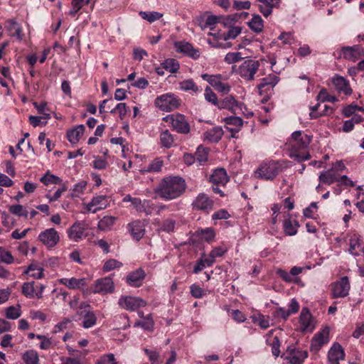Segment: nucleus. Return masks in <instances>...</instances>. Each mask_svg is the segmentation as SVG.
Returning <instances> with one entry per match:
<instances>
[{"instance_id":"ddd939ff","label":"nucleus","mask_w":364,"mask_h":364,"mask_svg":"<svg viewBox=\"0 0 364 364\" xmlns=\"http://www.w3.org/2000/svg\"><path fill=\"white\" fill-rule=\"evenodd\" d=\"M348 252L354 257L364 255V241L356 232L350 235Z\"/></svg>"},{"instance_id":"4be33fe9","label":"nucleus","mask_w":364,"mask_h":364,"mask_svg":"<svg viewBox=\"0 0 364 364\" xmlns=\"http://www.w3.org/2000/svg\"><path fill=\"white\" fill-rule=\"evenodd\" d=\"M108 205L107 199L104 196H97L92 198L91 201L86 205V210L95 213L98 210L105 209Z\"/></svg>"},{"instance_id":"bb28decb","label":"nucleus","mask_w":364,"mask_h":364,"mask_svg":"<svg viewBox=\"0 0 364 364\" xmlns=\"http://www.w3.org/2000/svg\"><path fill=\"white\" fill-rule=\"evenodd\" d=\"M145 278V272L143 269H139L130 272L126 277L127 284L132 287H139L141 286Z\"/></svg>"},{"instance_id":"69168bd1","label":"nucleus","mask_w":364,"mask_h":364,"mask_svg":"<svg viewBox=\"0 0 364 364\" xmlns=\"http://www.w3.org/2000/svg\"><path fill=\"white\" fill-rule=\"evenodd\" d=\"M14 257L11 252L6 250L3 247H0V261L6 264H12L14 262Z\"/></svg>"},{"instance_id":"49530a36","label":"nucleus","mask_w":364,"mask_h":364,"mask_svg":"<svg viewBox=\"0 0 364 364\" xmlns=\"http://www.w3.org/2000/svg\"><path fill=\"white\" fill-rule=\"evenodd\" d=\"M117 218L113 216H105L98 223V228L101 230H109L115 223Z\"/></svg>"},{"instance_id":"de8ad7c7","label":"nucleus","mask_w":364,"mask_h":364,"mask_svg":"<svg viewBox=\"0 0 364 364\" xmlns=\"http://www.w3.org/2000/svg\"><path fill=\"white\" fill-rule=\"evenodd\" d=\"M244 55L242 52H229L225 55L224 61L228 64H233L245 58Z\"/></svg>"},{"instance_id":"c03bdc74","label":"nucleus","mask_w":364,"mask_h":364,"mask_svg":"<svg viewBox=\"0 0 364 364\" xmlns=\"http://www.w3.org/2000/svg\"><path fill=\"white\" fill-rule=\"evenodd\" d=\"M132 205L137 211L149 213L148 208L151 207V202L147 200H141L140 198H134Z\"/></svg>"},{"instance_id":"9b49d317","label":"nucleus","mask_w":364,"mask_h":364,"mask_svg":"<svg viewBox=\"0 0 364 364\" xmlns=\"http://www.w3.org/2000/svg\"><path fill=\"white\" fill-rule=\"evenodd\" d=\"M345 358L346 352L343 346L338 342H333L327 353L328 364H340Z\"/></svg>"},{"instance_id":"e2e57ef3","label":"nucleus","mask_w":364,"mask_h":364,"mask_svg":"<svg viewBox=\"0 0 364 364\" xmlns=\"http://www.w3.org/2000/svg\"><path fill=\"white\" fill-rule=\"evenodd\" d=\"M228 313L229 316L237 323H243L246 320L245 315L238 309L230 310Z\"/></svg>"},{"instance_id":"e433bc0d","label":"nucleus","mask_w":364,"mask_h":364,"mask_svg":"<svg viewBox=\"0 0 364 364\" xmlns=\"http://www.w3.org/2000/svg\"><path fill=\"white\" fill-rule=\"evenodd\" d=\"M179 89L184 92H198L201 91L200 88L192 79H187L179 83Z\"/></svg>"},{"instance_id":"2eb2a0df","label":"nucleus","mask_w":364,"mask_h":364,"mask_svg":"<svg viewBox=\"0 0 364 364\" xmlns=\"http://www.w3.org/2000/svg\"><path fill=\"white\" fill-rule=\"evenodd\" d=\"M174 48L178 53H183L193 59H198L200 55L198 49L195 48L192 44L186 41L174 42Z\"/></svg>"},{"instance_id":"72a5a7b5","label":"nucleus","mask_w":364,"mask_h":364,"mask_svg":"<svg viewBox=\"0 0 364 364\" xmlns=\"http://www.w3.org/2000/svg\"><path fill=\"white\" fill-rule=\"evenodd\" d=\"M319 181L321 183L331 185L334 182H340V176L338 173L332 168L323 171L319 175Z\"/></svg>"},{"instance_id":"9d476101","label":"nucleus","mask_w":364,"mask_h":364,"mask_svg":"<svg viewBox=\"0 0 364 364\" xmlns=\"http://www.w3.org/2000/svg\"><path fill=\"white\" fill-rule=\"evenodd\" d=\"M77 314L80 319L82 320V325L85 328H89L95 325L97 318L95 314L91 311L90 305L80 304L77 310Z\"/></svg>"},{"instance_id":"8fccbe9b","label":"nucleus","mask_w":364,"mask_h":364,"mask_svg":"<svg viewBox=\"0 0 364 364\" xmlns=\"http://www.w3.org/2000/svg\"><path fill=\"white\" fill-rule=\"evenodd\" d=\"M88 4H90L89 0H72V8L69 11V14L75 16L85 5Z\"/></svg>"},{"instance_id":"774afa93","label":"nucleus","mask_w":364,"mask_h":364,"mask_svg":"<svg viewBox=\"0 0 364 364\" xmlns=\"http://www.w3.org/2000/svg\"><path fill=\"white\" fill-rule=\"evenodd\" d=\"M144 352L147 355L149 360L151 364H157L159 358V353L158 351L144 348Z\"/></svg>"},{"instance_id":"09e8293b","label":"nucleus","mask_w":364,"mask_h":364,"mask_svg":"<svg viewBox=\"0 0 364 364\" xmlns=\"http://www.w3.org/2000/svg\"><path fill=\"white\" fill-rule=\"evenodd\" d=\"M23 360L26 364H38L39 358L36 351L30 350L23 355Z\"/></svg>"},{"instance_id":"0eeeda50","label":"nucleus","mask_w":364,"mask_h":364,"mask_svg":"<svg viewBox=\"0 0 364 364\" xmlns=\"http://www.w3.org/2000/svg\"><path fill=\"white\" fill-rule=\"evenodd\" d=\"M330 328L326 326L316 333L311 339L310 349L312 352L316 353L320 350L323 346L327 344L330 341Z\"/></svg>"},{"instance_id":"412c9836","label":"nucleus","mask_w":364,"mask_h":364,"mask_svg":"<svg viewBox=\"0 0 364 364\" xmlns=\"http://www.w3.org/2000/svg\"><path fill=\"white\" fill-rule=\"evenodd\" d=\"M193 208L209 212L213 209V201L205 193H200L192 203Z\"/></svg>"},{"instance_id":"39448f33","label":"nucleus","mask_w":364,"mask_h":364,"mask_svg":"<svg viewBox=\"0 0 364 364\" xmlns=\"http://www.w3.org/2000/svg\"><path fill=\"white\" fill-rule=\"evenodd\" d=\"M163 120L168 123L172 129L179 134H187L191 131L190 124L186 117L180 113L168 114L163 117Z\"/></svg>"},{"instance_id":"6ab92c4d","label":"nucleus","mask_w":364,"mask_h":364,"mask_svg":"<svg viewBox=\"0 0 364 364\" xmlns=\"http://www.w3.org/2000/svg\"><path fill=\"white\" fill-rule=\"evenodd\" d=\"M225 34L226 33L220 31L216 33H209L208 35L211 36L212 38H208L207 42L211 47L215 48H230L231 46L230 43L224 42L227 41Z\"/></svg>"},{"instance_id":"c9c22d12","label":"nucleus","mask_w":364,"mask_h":364,"mask_svg":"<svg viewBox=\"0 0 364 364\" xmlns=\"http://www.w3.org/2000/svg\"><path fill=\"white\" fill-rule=\"evenodd\" d=\"M299 227V224L296 220H292L290 218H287L283 221L284 231L287 235H295L297 233Z\"/></svg>"},{"instance_id":"79ce46f5","label":"nucleus","mask_w":364,"mask_h":364,"mask_svg":"<svg viewBox=\"0 0 364 364\" xmlns=\"http://www.w3.org/2000/svg\"><path fill=\"white\" fill-rule=\"evenodd\" d=\"M40 181L45 186L50 184L61 185L63 183L62 179L57 176L51 174L48 171L43 176L40 178Z\"/></svg>"},{"instance_id":"4468645a","label":"nucleus","mask_w":364,"mask_h":364,"mask_svg":"<svg viewBox=\"0 0 364 364\" xmlns=\"http://www.w3.org/2000/svg\"><path fill=\"white\" fill-rule=\"evenodd\" d=\"M350 288L348 277H343L336 281L332 287V295L333 298H343L348 295Z\"/></svg>"},{"instance_id":"7c9ffc66","label":"nucleus","mask_w":364,"mask_h":364,"mask_svg":"<svg viewBox=\"0 0 364 364\" xmlns=\"http://www.w3.org/2000/svg\"><path fill=\"white\" fill-rule=\"evenodd\" d=\"M223 135V130L220 127H214L203 133V139L210 143L218 142Z\"/></svg>"},{"instance_id":"680f3d73","label":"nucleus","mask_w":364,"mask_h":364,"mask_svg":"<svg viewBox=\"0 0 364 364\" xmlns=\"http://www.w3.org/2000/svg\"><path fill=\"white\" fill-rule=\"evenodd\" d=\"M190 290L192 296L197 299H200L206 295V291L196 284H192L190 287Z\"/></svg>"},{"instance_id":"052dcab7","label":"nucleus","mask_w":364,"mask_h":364,"mask_svg":"<svg viewBox=\"0 0 364 364\" xmlns=\"http://www.w3.org/2000/svg\"><path fill=\"white\" fill-rule=\"evenodd\" d=\"M163 65L165 69L172 73L177 72L179 69V63L174 59H167Z\"/></svg>"},{"instance_id":"13d9d810","label":"nucleus","mask_w":364,"mask_h":364,"mask_svg":"<svg viewBox=\"0 0 364 364\" xmlns=\"http://www.w3.org/2000/svg\"><path fill=\"white\" fill-rule=\"evenodd\" d=\"M208 150L202 146H199L195 153V156L200 164L208 160Z\"/></svg>"},{"instance_id":"393cba45","label":"nucleus","mask_w":364,"mask_h":364,"mask_svg":"<svg viewBox=\"0 0 364 364\" xmlns=\"http://www.w3.org/2000/svg\"><path fill=\"white\" fill-rule=\"evenodd\" d=\"M218 107L220 109L230 110L235 114L236 112H240L243 107V104L237 102L232 96H228L220 102Z\"/></svg>"},{"instance_id":"338daca9","label":"nucleus","mask_w":364,"mask_h":364,"mask_svg":"<svg viewBox=\"0 0 364 364\" xmlns=\"http://www.w3.org/2000/svg\"><path fill=\"white\" fill-rule=\"evenodd\" d=\"M96 364H118V363L116 361L114 354L109 353L100 357Z\"/></svg>"},{"instance_id":"f704fd0d","label":"nucleus","mask_w":364,"mask_h":364,"mask_svg":"<svg viewBox=\"0 0 364 364\" xmlns=\"http://www.w3.org/2000/svg\"><path fill=\"white\" fill-rule=\"evenodd\" d=\"M234 18L231 17H227L225 19L224 24L225 26H229L230 28L228 31L226 33L225 36L227 41L230 39L236 38L242 32V28L240 26H231V23L233 21Z\"/></svg>"},{"instance_id":"dca6fc26","label":"nucleus","mask_w":364,"mask_h":364,"mask_svg":"<svg viewBox=\"0 0 364 364\" xmlns=\"http://www.w3.org/2000/svg\"><path fill=\"white\" fill-rule=\"evenodd\" d=\"M341 55L348 60L355 62L364 56V49L359 45L343 47Z\"/></svg>"},{"instance_id":"a211bd4d","label":"nucleus","mask_w":364,"mask_h":364,"mask_svg":"<svg viewBox=\"0 0 364 364\" xmlns=\"http://www.w3.org/2000/svg\"><path fill=\"white\" fill-rule=\"evenodd\" d=\"M114 289V282L110 277H104L96 281L93 291L94 293L105 294L113 292Z\"/></svg>"},{"instance_id":"864d4df0","label":"nucleus","mask_w":364,"mask_h":364,"mask_svg":"<svg viewBox=\"0 0 364 364\" xmlns=\"http://www.w3.org/2000/svg\"><path fill=\"white\" fill-rule=\"evenodd\" d=\"M21 315V306H11L8 307L6 309V316L9 319H16L20 317Z\"/></svg>"},{"instance_id":"c756f323","label":"nucleus","mask_w":364,"mask_h":364,"mask_svg":"<svg viewBox=\"0 0 364 364\" xmlns=\"http://www.w3.org/2000/svg\"><path fill=\"white\" fill-rule=\"evenodd\" d=\"M223 122L226 124V128L232 134L238 132L242 124L243 121L239 117L230 116L223 119Z\"/></svg>"},{"instance_id":"1a4fd4ad","label":"nucleus","mask_w":364,"mask_h":364,"mask_svg":"<svg viewBox=\"0 0 364 364\" xmlns=\"http://www.w3.org/2000/svg\"><path fill=\"white\" fill-rule=\"evenodd\" d=\"M38 240L48 248L54 247L60 241V235L55 228H48L41 232Z\"/></svg>"},{"instance_id":"5fc2aeb1","label":"nucleus","mask_w":364,"mask_h":364,"mask_svg":"<svg viewBox=\"0 0 364 364\" xmlns=\"http://www.w3.org/2000/svg\"><path fill=\"white\" fill-rule=\"evenodd\" d=\"M317 100L321 102H336L338 101V99L335 96L329 95L327 90L323 88L320 90L318 95H317Z\"/></svg>"},{"instance_id":"a18cd8bd","label":"nucleus","mask_w":364,"mask_h":364,"mask_svg":"<svg viewBox=\"0 0 364 364\" xmlns=\"http://www.w3.org/2000/svg\"><path fill=\"white\" fill-rule=\"evenodd\" d=\"M139 14L141 18L149 23L159 20L163 16V14L158 11H140Z\"/></svg>"},{"instance_id":"2f4dec72","label":"nucleus","mask_w":364,"mask_h":364,"mask_svg":"<svg viewBox=\"0 0 364 364\" xmlns=\"http://www.w3.org/2000/svg\"><path fill=\"white\" fill-rule=\"evenodd\" d=\"M228 181V176L224 168L215 169L210 176V181L217 186H225Z\"/></svg>"},{"instance_id":"4d7b16f0","label":"nucleus","mask_w":364,"mask_h":364,"mask_svg":"<svg viewBox=\"0 0 364 364\" xmlns=\"http://www.w3.org/2000/svg\"><path fill=\"white\" fill-rule=\"evenodd\" d=\"M9 210L11 213L18 217L23 216L27 218L28 215L27 210L23 205L19 204L11 205Z\"/></svg>"},{"instance_id":"aec40b11","label":"nucleus","mask_w":364,"mask_h":364,"mask_svg":"<svg viewBox=\"0 0 364 364\" xmlns=\"http://www.w3.org/2000/svg\"><path fill=\"white\" fill-rule=\"evenodd\" d=\"M4 28L11 37H15L18 41L23 40V34L21 25L14 19H8L4 23Z\"/></svg>"},{"instance_id":"37998d69","label":"nucleus","mask_w":364,"mask_h":364,"mask_svg":"<svg viewBox=\"0 0 364 364\" xmlns=\"http://www.w3.org/2000/svg\"><path fill=\"white\" fill-rule=\"evenodd\" d=\"M254 323H257L261 328L267 329L270 326L269 318L267 316L257 314L252 316Z\"/></svg>"},{"instance_id":"20e7f679","label":"nucleus","mask_w":364,"mask_h":364,"mask_svg":"<svg viewBox=\"0 0 364 364\" xmlns=\"http://www.w3.org/2000/svg\"><path fill=\"white\" fill-rule=\"evenodd\" d=\"M259 66V60L247 59L238 66H232V70L243 80L252 81L255 80Z\"/></svg>"},{"instance_id":"b1692460","label":"nucleus","mask_w":364,"mask_h":364,"mask_svg":"<svg viewBox=\"0 0 364 364\" xmlns=\"http://www.w3.org/2000/svg\"><path fill=\"white\" fill-rule=\"evenodd\" d=\"M58 282L70 289H80L87 285V279L85 277L61 278Z\"/></svg>"},{"instance_id":"c85d7f7f","label":"nucleus","mask_w":364,"mask_h":364,"mask_svg":"<svg viewBox=\"0 0 364 364\" xmlns=\"http://www.w3.org/2000/svg\"><path fill=\"white\" fill-rule=\"evenodd\" d=\"M129 230L136 240L141 239L145 233L144 223L141 220L134 221L128 225Z\"/></svg>"},{"instance_id":"58836bf2","label":"nucleus","mask_w":364,"mask_h":364,"mask_svg":"<svg viewBox=\"0 0 364 364\" xmlns=\"http://www.w3.org/2000/svg\"><path fill=\"white\" fill-rule=\"evenodd\" d=\"M174 141L173 135L168 129L161 132L160 134V144L162 147L171 148L173 145Z\"/></svg>"},{"instance_id":"f3484780","label":"nucleus","mask_w":364,"mask_h":364,"mask_svg":"<svg viewBox=\"0 0 364 364\" xmlns=\"http://www.w3.org/2000/svg\"><path fill=\"white\" fill-rule=\"evenodd\" d=\"M332 83L338 93L346 96L352 95L353 90L350 85L349 81L343 76L336 75L332 77Z\"/></svg>"},{"instance_id":"423d86ee","label":"nucleus","mask_w":364,"mask_h":364,"mask_svg":"<svg viewBox=\"0 0 364 364\" xmlns=\"http://www.w3.org/2000/svg\"><path fill=\"white\" fill-rule=\"evenodd\" d=\"M279 167L277 162H264L255 171V176L257 178L264 180H273L279 173Z\"/></svg>"},{"instance_id":"f257e3e1","label":"nucleus","mask_w":364,"mask_h":364,"mask_svg":"<svg viewBox=\"0 0 364 364\" xmlns=\"http://www.w3.org/2000/svg\"><path fill=\"white\" fill-rule=\"evenodd\" d=\"M311 141V136L301 131L292 133L289 141V156L299 162L304 161L310 159L308 146Z\"/></svg>"},{"instance_id":"cd10ccee","label":"nucleus","mask_w":364,"mask_h":364,"mask_svg":"<svg viewBox=\"0 0 364 364\" xmlns=\"http://www.w3.org/2000/svg\"><path fill=\"white\" fill-rule=\"evenodd\" d=\"M43 272L44 269L41 263L33 262L24 270L23 273L30 277L39 279L43 277Z\"/></svg>"},{"instance_id":"5701e85b","label":"nucleus","mask_w":364,"mask_h":364,"mask_svg":"<svg viewBox=\"0 0 364 364\" xmlns=\"http://www.w3.org/2000/svg\"><path fill=\"white\" fill-rule=\"evenodd\" d=\"M300 328L302 331L311 332L314 328L311 315L308 309L304 308L299 316Z\"/></svg>"},{"instance_id":"bf43d9fd","label":"nucleus","mask_w":364,"mask_h":364,"mask_svg":"<svg viewBox=\"0 0 364 364\" xmlns=\"http://www.w3.org/2000/svg\"><path fill=\"white\" fill-rule=\"evenodd\" d=\"M198 234L200 235L202 240L208 242L213 241L215 236L213 229L210 228L198 231Z\"/></svg>"},{"instance_id":"ea45409f","label":"nucleus","mask_w":364,"mask_h":364,"mask_svg":"<svg viewBox=\"0 0 364 364\" xmlns=\"http://www.w3.org/2000/svg\"><path fill=\"white\" fill-rule=\"evenodd\" d=\"M248 26L255 33H260L264 28L263 20L259 15H254L249 21Z\"/></svg>"},{"instance_id":"0e129e2a","label":"nucleus","mask_w":364,"mask_h":364,"mask_svg":"<svg viewBox=\"0 0 364 364\" xmlns=\"http://www.w3.org/2000/svg\"><path fill=\"white\" fill-rule=\"evenodd\" d=\"M122 265V264L120 262L114 259H111L105 262L103 266V269L105 272H109L117 268H119Z\"/></svg>"},{"instance_id":"f03ea898","label":"nucleus","mask_w":364,"mask_h":364,"mask_svg":"<svg viewBox=\"0 0 364 364\" xmlns=\"http://www.w3.org/2000/svg\"><path fill=\"white\" fill-rule=\"evenodd\" d=\"M185 181L178 176H168L161 180L156 189L158 195L167 200L179 197L186 190Z\"/></svg>"},{"instance_id":"6e6d98bb","label":"nucleus","mask_w":364,"mask_h":364,"mask_svg":"<svg viewBox=\"0 0 364 364\" xmlns=\"http://www.w3.org/2000/svg\"><path fill=\"white\" fill-rule=\"evenodd\" d=\"M68 187L65 183H62L61 187L59 188L53 195H51L50 193H48L46 195V198L48 200L50 203L58 200L62 196L63 193L66 191Z\"/></svg>"},{"instance_id":"4c0bfd02","label":"nucleus","mask_w":364,"mask_h":364,"mask_svg":"<svg viewBox=\"0 0 364 364\" xmlns=\"http://www.w3.org/2000/svg\"><path fill=\"white\" fill-rule=\"evenodd\" d=\"M163 165V160L161 158H156L150 162L148 166L141 168L140 171L141 173L159 172L161 171Z\"/></svg>"},{"instance_id":"6e6552de","label":"nucleus","mask_w":364,"mask_h":364,"mask_svg":"<svg viewBox=\"0 0 364 364\" xmlns=\"http://www.w3.org/2000/svg\"><path fill=\"white\" fill-rule=\"evenodd\" d=\"M146 304V301L141 298L132 296H123L118 301V304L121 308L131 311L144 307Z\"/></svg>"},{"instance_id":"f8f14e48","label":"nucleus","mask_w":364,"mask_h":364,"mask_svg":"<svg viewBox=\"0 0 364 364\" xmlns=\"http://www.w3.org/2000/svg\"><path fill=\"white\" fill-rule=\"evenodd\" d=\"M87 227L85 222H75L67 231L68 238L74 242H79L86 237Z\"/></svg>"},{"instance_id":"7ed1b4c3","label":"nucleus","mask_w":364,"mask_h":364,"mask_svg":"<svg viewBox=\"0 0 364 364\" xmlns=\"http://www.w3.org/2000/svg\"><path fill=\"white\" fill-rule=\"evenodd\" d=\"M181 105V100L173 92H166L157 96L154 100V106L159 110L171 112L177 109Z\"/></svg>"},{"instance_id":"473e14b6","label":"nucleus","mask_w":364,"mask_h":364,"mask_svg":"<svg viewBox=\"0 0 364 364\" xmlns=\"http://www.w3.org/2000/svg\"><path fill=\"white\" fill-rule=\"evenodd\" d=\"M85 127L84 125L80 124L75 127L74 128L67 132L68 140L73 144H77L81 136L83 135Z\"/></svg>"},{"instance_id":"603ef678","label":"nucleus","mask_w":364,"mask_h":364,"mask_svg":"<svg viewBox=\"0 0 364 364\" xmlns=\"http://www.w3.org/2000/svg\"><path fill=\"white\" fill-rule=\"evenodd\" d=\"M87 186V182L85 181H81L75 184L72 188L71 196L73 198H79L84 193V191Z\"/></svg>"},{"instance_id":"3c124183","label":"nucleus","mask_w":364,"mask_h":364,"mask_svg":"<svg viewBox=\"0 0 364 364\" xmlns=\"http://www.w3.org/2000/svg\"><path fill=\"white\" fill-rule=\"evenodd\" d=\"M203 80L207 81L214 88L223 80V76L220 74L209 75L204 73L201 75Z\"/></svg>"},{"instance_id":"a19ab883","label":"nucleus","mask_w":364,"mask_h":364,"mask_svg":"<svg viewBox=\"0 0 364 364\" xmlns=\"http://www.w3.org/2000/svg\"><path fill=\"white\" fill-rule=\"evenodd\" d=\"M22 294L27 298H36V287L34 282L23 283L22 286Z\"/></svg>"},{"instance_id":"a878e982","label":"nucleus","mask_w":364,"mask_h":364,"mask_svg":"<svg viewBox=\"0 0 364 364\" xmlns=\"http://www.w3.org/2000/svg\"><path fill=\"white\" fill-rule=\"evenodd\" d=\"M308 352L301 349H294L287 355L286 360L290 364H303L308 358Z\"/></svg>"}]
</instances>
